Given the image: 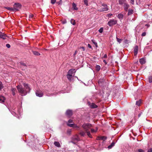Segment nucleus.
Returning a JSON list of instances; mask_svg holds the SVG:
<instances>
[{
  "label": "nucleus",
  "instance_id": "obj_46",
  "mask_svg": "<svg viewBox=\"0 0 152 152\" xmlns=\"http://www.w3.org/2000/svg\"><path fill=\"white\" fill-rule=\"evenodd\" d=\"M146 34V33L145 32H144L142 34V36H145Z\"/></svg>",
  "mask_w": 152,
  "mask_h": 152
},
{
  "label": "nucleus",
  "instance_id": "obj_29",
  "mask_svg": "<svg viewBox=\"0 0 152 152\" xmlns=\"http://www.w3.org/2000/svg\"><path fill=\"white\" fill-rule=\"evenodd\" d=\"M70 22L73 25H75V20L73 19H71V20Z\"/></svg>",
  "mask_w": 152,
  "mask_h": 152
},
{
  "label": "nucleus",
  "instance_id": "obj_21",
  "mask_svg": "<svg viewBox=\"0 0 152 152\" xmlns=\"http://www.w3.org/2000/svg\"><path fill=\"white\" fill-rule=\"evenodd\" d=\"M72 5V7L74 10H77L78 8L76 7V5L74 3H73Z\"/></svg>",
  "mask_w": 152,
  "mask_h": 152
},
{
  "label": "nucleus",
  "instance_id": "obj_35",
  "mask_svg": "<svg viewBox=\"0 0 152 152\" xmlns=\"http://www.w3.org/2000/svg\"><path fill=\"white\" fill-rule=\"evenodd\" d=\"M148 81L150 83H151L152 82V77L150 76L148 78Z\"/></svg>",
  "mask_w": 152,
  "mask_h": 152
},
{
  "label": "nucleus",
  "instance_id": "obj_17",
  "mask_svg": "<svg viewBox=\"0 0 152 152\" xmlns=\"http://www.w3.org/2000/svg\"><path fill=\"white\" fill-rule=\"evenodd\" d=\"M124 17V15L121 13L119 14L117 16L118 18L122 20Z\"/></svg>",
  "mask_w": 152,
  "mask_h": 152
},
{
  "label": "nucleus",
  "instance_id": "obj_42",
  "mask_svg": "<svg viewBox=\"0 0 152 152\" xmlns=\"http://www.w3.org/2000/svg\"><path fill=\"white\" fill-rule=\"evenodd\" d=\"M34 15L33 14H30L29 15V18H32L34 17Z\"/></svg>",
  "mask_w": 152,
  "mask_h": 152
},
{
  "label": "nucleus",
  "instance_id": "obj_18",
  "mask_svg": "<svg viewBox=\"0 0 152 152\" xmlns=\"http://www.w3.org/2000/svg\"><path fill=\"white\" fill-rule=\"evenodd\" d=\"M73 76V75H71L68 74H67L66 75V77L69 81H71Z\"/></svg>",
  "mask_w": 152,
  "mask_h": 152
},
{
  "label": "nucleus",
  "instance_id": "obj_7",
  "mask_svg": "<svg viewBox=\"0 0 152 152\" xmlns=\"http://www.w3.org/2000/svg\"><path fill=\"white\" fill-rule=\"evenodd\" d=\"M76 72V71L75 69H71L68 71L67 72V74L71 75H73L74 76L75 73Z\"/></svg>",
  "mask_w": 152,
  "mask_h": 152
},
{
  "label": "nucleus",
  "instance_id": "obj_33",
  "mask_svg": "<svg viewBox=\"0 0 152 152\" xmlns=\"http://www.w3.org/2000/svg\"><path fill=\"white\" fill-rule=\"evenodd\" d=\"M96 70L99 71L101 67L100 66L97 65L96 66Z\"/></svg>",
  "mask_w": 152,
  "mask_h": 152
},
{
  "label": "nucleus",
  "instance_id": "obj_27",
  "mask_svg": "<svg viewBox=\"0 0 152 152\" xmlns=\"http://www.w3.org/2000/svg\"><path fill=\"white\" fill-rule=\"evenodd\" d=\"M33 53L34 55L36 56H39L40 55V54L38 52L36 51H33Z\"/></svg>",
  "mask_w": 152,
  "mask_h": 152
},
{
  "label": "nucleus",
  "instance_id": "obj_58",
  "mask_svg": "<svg viewBox=\"0 0 152 152\" xmlns=\"http://www.w3.org/2000/svg\"><path fill=\"white\" fill-rule=\"evenodd\" d=\"M76 78H77L78 79V77H75Z\"/></svg>",
  "mask_w": 152,
  "mask_h": 152
},
{
  "label": "nucleus",
  "instance_id": "obj_19",
  "mask_svg": "<svg viewBox=\"0 0 152 152\" xmlns=\"http://www.w3.org/2000/svg\"><path fill=\"white\" fill-rule=\"evenodd\" d=\"M5 99V97L3 96H0V102L3 103L4 102Z\"/></svg>",
  "mask_w": 152,
  "mask_h": 152
},
{
  "label": "nucleus",
  "instance_id": "obj_22",
  "mask_svg": "<svg viewBox=\"0 0 152 152\" xmlns=\"http://www.w3.org/2000/svg\"><path fill=\"white\" fill-rule=\"evenodd\" d=\"M115 144V143L114 142H112L110 145L108 146V148L109 149L111 148Z\"/></svg>",
  "mask_w": 152,
  "mask_h": 152
},
{
  "label": "nucleus",
  "instance_id": "obj_52",
  "mask_svg": "<svg viewBox=\"0 0 152 152\" xmlns=\"http://www.w3.org/2000/svg\"><path fill=\"white\" fill-rule=\"evenodd\" d=\"M80 48L82 49L83 51H84L85 50V48L84 47H81Z\"/></svg>",
  "mask_w": 152,
  "mask_h": 152
},
{
  "label": "nucleus",
  "instance_id": "obj_2",
  "mask_svg": "<svg viewBox=\"0 0 152 152\" xmlns=\"http://www.w3.org/2000/svg\"><path fill=\"white\" fill-rule=\"evenodd\" d=\"M91 124L88 123H84L82 126V127L87 133V135L90 138H92V137L89 130L91 129Z\"/></svg>",
  "mask_w": 152,
  "mask_h": 152
},
{
  "label": "nucleus",
  "instance_id": "obj_51",
  "mask_svg": "<svg viewBox=\"0 0 152 152\" xmlns=\"http://www.w3.org/2000/svg\"><path fill=\"white\" fill-rule=\"evenodd\" d=\"M131 3L132 4H134V0H131Z\"/></svg>",
  "mask_w": 152,
  "mask_h": 152
},
{
  "label": "nucleus",
  "instance_id": "obj_13",
  "mask_svg": "<svg viewBox=\"0 0 152 152\" xmlns=\"http://www.w3.org/2000/svg\"><path fill=\"white\" fill-rule=\"evenodd\" d=\"M106 139L107 137L105 136L98 137L97 138V139L98 140H101L103 141H104Z\"/></svg>",
  "mask_w": 152,
  "mask_h": 152
},
{
  "label": "nucleus",
  "instance_id": "obj_48",
  "mask_svg": "<svg viewBox=\"0 0 152 152\" xmlns=\"http://www.w3.org/2000/svg\"><path fill=\"white\" fill-rule=\"evenodd\" d=\"M147 152H152V148H150V149H148Z\"/></svg>",
  "mask_w": 152,
  "mask_h": 152
},
{
  "label": "nucleus",
  "instance_id": "obj_41",
  "mask_svg": "<svg viewBox=\"0 0 152 152\" xmlns=\"http://www.w3.org/2000/svg\"><path fill=\"white\" fill-rule=\"evenodd\" d=\"M56 0H51V2L52 4H54L55 3Z\"/></svg>",
  "mask_w": 152,
  "mask_h": 152
},
{
  "label": "nucleus",
  "instance_id": "obj_9",
  "mask_svg": "<svg viewBox=\"0 0 152 152\" xmlns=\"http://www.w3.org/2000/svg\"><path fill=\"white\" fill-rule=\"evenodd\" d=\"M138 47L137 45L135 46L134 48V55L135 56H136L138 53Z\"/></svg>",
  "mask_w": 152,
  "mask_h": 152
},
{
  "label": "nucleus",
  "instance_id": "obj_45",
  "mask_svg": "<svg viewBox=\"0 0 152 152\" xmlns=\"http://www.w3.org/2000/svg\"><path fill=\"white\" fill-rule=\"evenodd\" d=\"M107 54H104V56L102 57V58H107Z\"/></svg>",
  "mask_w": 152,
  "mask_h": 152
},
{
  "label": "nucleus",
  "instance_id": "obj_25",
  "mask_svg": "<svg viewBox=\"0 0 152 152\" xmlns=\"http://www.w3.org/2000/svg\"><path fill=\"white\" fill-rule=\"evenodd\" d=\"M91 41L93 43V44L95 45V46L96 47H98V45L97 43L95 42V40L94 39H92Z\"/></svg>",
  "mask_w": 152,
  "mask_h": 152
},
{
  "label": "nucleus",
  "instance_id": "obj_8",
  "mask_svg": "<svg viewBox=\"0 0 152 152\" xmlns=\"http://www.w3.org/2000/svg\"><path fill=\"white\" fill-rule=\"evenodd\" d=\"M36 94L37 96L41 97L43 96V94L41 91H37L36 92Z\"/></svg>",
  "mask_w": 152,
  "mask_h": 152
},
{
  "label": "nucleus",
  "instance_id": "obj_5",
  "mask_svg": "<svg viewBox=\"0 0 152 152\" xmlns=\"http://www.w3.org/2000/svg\"><path fill=\"white\" fill-rule=\"evenodd\" d=\"M101 7V8L100 10V11H107L108 10L107 6L106 4H102Z\"/></svg>",
  "mask_w": 152,
  "mask_h": 152
},
{
  "label": "nucleus",
  "instance_id": "obj_39",
  "mask_svg": "<svg viewBox=\"0 0 152 152\" xmlns=\"http://www.w3.org/2000/svg\"><path fill=\"white\" fill-rule=\"evenodd\" d=\"M116 39L117 41L119 43H120L122 41V40L118 38V37H116Z\"/></svg>",
  "mask_w": 152,
  "mask_h": 152
},
{
  "label": "nucleus",
  "instance_id": "obj_50",
  "mask_svg": "<svg viewBox=\"0 0 152 152\" xmlns=\"http://www.w3.org/2000/svg\"><path fill=\"white\" fill-rule=\"evenodd\" d=\"M88 46L89 48L92 49V47L90 44H88Z\"/></svg>",
  "mask_w": 152,
  "mask_h": 152
},
{
  "label": "nucleus",
  "instance_id": "obj_26",
  "mask_svg": "<svg viewBox=\"0 0 152 152\" xmlns=\"http://www.w3.org/2000/svg\"><path fill=\"white\" fill-rule=\"evenodd\" d=\"M125 1V0H119V3L120 4H124Z\"/></svg>",
  "mask_w": 152,
  "mask_h": 152
},
{
  "label": "nucleus",
  "instance_id": "obj_31",
  "mask_svg": "<svg viewBox=\"0 0 152 152\" xmlns=\"http://www.w3.org/2000/svg\"><path fill=\"white\" fill-rule=\"evenodd\" d=\"M141 102V100H140L138 101H137L136 102V104L138 106H139L140 105V104Z\"/></svg>",
  "mask_w": 152,
  "mask_h": 152
},
{
  "label": "nucleus",
  "instance_id": "obj_24",
  "mask_svg": "<svg viewBox=\"0 0 152 152\" xmlns=\"http://www.w3.org/2000/svg\"><path fill=\"white\" fill-rule=\"evenodd\" d=\"M12 94L13 95H15V92L16 91V89L15 88H12L11 89Z\"/></svg>",
  "mask_w": 152,
  "mask_h": 152
},
{
  "label": "nucleus",
  "instance_id": "obj_6",
  "mask_svg": "<svg viewBox=\"0 0 152 152\" xmlns=\"http://www.w3.org/2000/svg\"><path fill=\"white\" fill-rule=\"evenodd\" d=\"M21 5L18 3H15L13 5L14 8L17 9V11H18L19 9L21 8Z\"/></svg>",
  "mask_w": 152,
  "mask_h": 152
},
{
  "label": "nucleus",
  "instance_id": "obj_37",
  "mask_svg": "<svg viewBox=\"0 0 152 152\" xmlns=\"http://www.w3.org/2000/svg\"><path fill=\"white\" fill-rule=\"evenodd\" d=\"M84 2L85 4L87 6L88 5V0H84Z\"/></svg>",
  "mask_w": 152,
  "mask_h": 152
},
{
  "label": "nucleus",
  "instance_id": "obj_47",
  "mask_svg": "<svg viewBox=\"0 0 152 152\" xmlns=\"http://www.w3.org/2000/svg\"><path fill=\"white\" fill-rule=\"evenodd\" d=\"M68 123H73V121L71 119H69L68 121Z\"/></svg>",
  "mask_w": 152,
  "mask_h": 152
},
{
  "label": "nucleus",
  "instance_id": "obj_53",
  "mask_svg": "<svg viewBox=\"0 0 152 152\" xmlns=\"http://www.w3.org/2000/svg\"><path fill=\"white\" fill-rule=\"evenodd\" d=\"M77 53V51L76 50L75 51V53H74V54H73V56H74V57H75V56L76 55V54Z\"/></svg>",
  "mask_w": 152,
  "mask_h": 152
},
{
  "label": "nucleus",
  "instance_id": "obj_10",
  "mask_svg": "<svg viewBox=\"0 0 152 152\" xmlns=\"http://www.w3.org/2000/svg\"><path fill=\"white\" fill-rule=\"evenodd\" d=\"M66 115L68 117L71 116L72 115V110H67L66 112Z\"/></svg>",
  "mask_w": 152,
  "mask_h": 152
},
{
  "label": "nucleus",
  "instance_id": "obj_16",
  "mask_svg": "<svg viewBox=\"0 0 152 152\" xmlns=\"http://www.w3.org/2000/svg\"><path fill=\"white\" fill-rule=\"evenodd\" d=\"M124 8L125 10L127 11L129 7V5L127 3H124Z\"/></svg>",
  "mask_w": 152,
  "mask_h": 152
},
{
  "label": "nucleus",
  "instance_id": "obj_1",
  "mask_svg": "<svg viewBox=\"0 0 152 152\" xmlns=\"http://www.w3.org/2000/svg\"><path fill=\"white\" fill-rule=\"evenodd\" d=\"M23 85L24 88H23L22 86L20 85H18L17 86L18 92L22 96L26 95L27 93H29L31 90L30 87L28 84L23 83Z\"/></svg>",
  "mask_w": 152,
  "mask_h": 152
},
{
  "label": "nucleus",
  "instance_id": "obj_15",
  "mask_svg": "<svg viewBox=\"0 0 152 152\" xmlns=\"http://www.w3.org/2000/svg\"><path fill=\"white\" fill-rule=\"evenodd\" d=\"M145 59L143 58H142L140 60V62L141 64H143L145 63Z\"/></svg>",
  "mask_w": 152,
  "mask_h": 152
},
{
  "label": "nucleus",
  "instance_id": "obj_34",
  "mask_svg": "<svg viewBox=\"0 0 152 152\" xmlns=\"http://www.w3.org/2000/svg\"><path fill=\"white\" fill-rule=\"evenodd\" d=\"M4 87L2 83L0 81V90H1Z\"/></svg>",
  "mask_w": 152,
  "mask_h": 152
},
{
  "label": "nucleus",
  "instance_id": "obj_49",
  "mask_svg": "<svg viewBox=\"0 0 152 152\" xmlns=\"http://www.w3.org/2000/svg\"><path fill=\"white\" fill-rule=\"evenodd\" d=\"M112 15V14H111V13H109V14H108L107 15V16L108 17H110Z\"/></svg>",
  "mask_w": 152,
  "mask_h": 152
},
{
  "label": "nucleus",
  "instance_id": "obj_12",
  "mask_svg": "<svg viewBox=\"0 0 152 152\" xmlns=\"http://www.w3.org/2000/svg\"><path fill=\"white\" fill-rule=\"evenodd\" d=\"M5 8L9 10L12 11L13 12L17 11V9H16L14 8H11V7H5Z\"/></svg>",
  "mask_w": 152,
  "mask_h": 152
},
{
  "label": "nucleus",
  "instance_id": "obj_28",
  "mask_svg": "<svg viewBox=\"0 0 152 152\" xmlns=\"http://www.w3.org/2000/svg\"><path fill=\"white\" fill-rule=\"evenodd\" d=\"M133 10H129L128 11V15H130L133 13Z\"/></svg>",
  "mask_w": 152,
  "mask_h": 152
},
{
  "label": "nucleus",
  "instance_id": "obj_38",
  "mask_svg": "<svg viewBox=\"0 0 152 152\" xmlns=\"http://www.w3.org/2000/svg\"><path fill=\"white\" fill-rule=\"evenodd\" d=\"M103 28H100V29L99 30V33H102L103 32Z\"/></svg>",
  "mask_w": 152,
  "mask_h": 152
},
{
  "label": "nucleus",
  "instance_id": "obj_3",
  "mask_svg": "<svg viewBox=\"0 0 152 152\" xmlns=\"http://www.w3.org/2000/svg\"><path fill=\"white\" fill-rule=\"evenodd\" d=\"M80 140L79 138L77 135H75L73 136L72 137V142L75 144L76 143Z\"/></svg>",
  "mask_w": 152,
  "mask_h": 152
},
{
  "label": "nucleus",
  "instance_id": "obj_30",
  "mask_svg": "<svg viewBox=\"0 0 152 152\" xmlns=\"http://www.w3.org/2000/svg\"><path fill=\"white\" fill-rule=\"evenodd\" d=\"M91 107L92 108H96L97 107V106L96 104L93 103H92L91 104Z\"/></svg>",
  "mask_w": 152,
  "mask_h": 152
},
{
  "label": "nucleus",
  "instance_id": "obj_14",
  "mask_svg": "<svg viewBox=\"0 0 152 152\" xmlns=\"http://www.w3.org/2000/svg\"><path fill=\"white\" fill-rule=\"evenodd\" d=\"M0 38H2L3 39H5L6 38V36L5 34L2 32H0Z\"/></svg>",
  "mask_w": 152,
  "mask_h": 152
},
{
  "label": "nucleus",
  "instance_id": "obj_11",
  "mask_svg": "<svg viewBox=\"0 0 152 152\" xmlns=\"http://www.w3.org/2000/svg\"><path fill=\"white\" fill-rule=\"evenodd\" d=\"M67 125L68 126L70 127H73L74 128H78V127L77 125L74 124H70L69 123H67Z\"/></svg>",
  "mask_w": 152,
  "mask_h": 152
},
{
  "label": "nucleus",
  "instance_id": "obj_44",
  "mask_svg": "<svg viewBox=\"0 0 152 152\" xmlns=\"http://www.w3.org/2000/svg\"><path fill=\"white\" fill-rule=\"evenodd\" d=\"M6 47L8 48H10V45L9 44H7L6 45Z\"/></svg>",
  "mask_w": 152,
  "mask_h": 152
},
{
  "label": "nucleus",
  "instance_id": "obj_23",
  "mask_svg": "<svg viewBox=\"0 0 152 152\" xmlns=\"http://www.w3.org/2000/svg\"><path fill=\"white\" fill-rule=\"evenodd\" d=\"M86 133V132H84L83 131H81L80 132V134L81 135V136H85Z\"/></svg>",
  "mask_w": 152,
  "mask_h": 152
},
{
  "label": "nucleus",
  "instance_id": "obj_32",
  "mask_svg": "<svg viewBox=\"0 0 152 152\" xmlns=\"http://www.w3.org/2000/svg\"><path fill=\"white\" fill-rule=\"evenodd\" d=\"M103 82V80L102 79L100 80L98 82V83L99 85L101 86L102 84V83Z\"/></svg>",
  "mask_w": 152,
  "mask_h": 152
},
{
  "label": "nucleus",
  "instance_id": "obj_4",
  "mask_svg": "<svg viewBox=\"0 0 152 152\" xmlns=\"http://www.w3.org/2000/svg\"><path fill=\"white\" fill-rule=\"evenodd\" d=\"M117 23V21L115 19H111L108 22L107 24L110 26L115 24Z\"/></svg>",
  "mask_w": 152,
  "mask_h": 152
},
{
  "label": "nucleus",
  "instance_id": "obj_54",
  "mask_svg": "<svg viewBox=\"0 0 152 152\" xmlns=\"http://www.w3.org/2000/svg\"><path fill=\"white\" fill-rule=\"evenodd\" d=\"M104 62L105 63V64H107V62H106V61L105 60H103Z\"/></svg>",
  "mask_w": 152,
  "mask_h": 152
},
{
  "label": "nucleus",
  "instance_id": "obj_43",
  "mask_svg": "<svg viewBox=\"0 0 152 152\" xmlns=\"http://www.w3.org/2000/svg\"><path fill=\"white\" fill-rule=\"evenodd\" d=\"M20 63L21 65L25 66H26V64L25 63L22 62H20Z\"/></svg>",
  "mask_w": 152,
  "mask_h": 152
},
{
  "label": "nucleus",
  "instance_id": "obj_56",
  "mask_svg": "<svg viewBox=\"0 0 152 152\" xmlns=\"http://www.w3.org/2000/svg\"><path fill=\"white\" fill-rule=\"evenodd\" d=\"M142 114V113H140V114H139V115H138V117H140V115H141Z\"/></svg>",
  "mask_w": 152,
  "mask_h": 152
},
{
  "label": "nucleus",
  "instance_id": "obj_36",
  "mask_svg": "<svg viewBox=\"0 0 152 152\" xmlns=\"http://www.w3.org/2000/svg\"><path fill=\"white\" fill-rule=\"evenodd\" d=\"M97 129H96V130H95L94 129H91V132L92 133L96 132L97 131Z\"/></svg>",
  "mask_w": 152,
  "mask_h": 152
},
{
  "label": "nucleus",
  "instance_id": "obj_40",
  "mask_svg": "<svg viewBox=\"0 0 152 152\" xmlns=\"http://www.w3.org/2000/svg\"><path fill=\"white\" fill-rule=\"evenodd\" d=\"M137 152H144V151L141 149H139Z\"/></svg>",
  "mask_w": 152,
  "mask_h": 152
},
{
  "label": "nucleus",
  "instance_id": "obj_57",
  "mask_svg": "<svg viewBox=\"0 0 152 152\" xmlns=\"http://www.w3.org/2000/svg\"><path fill=\"white\" fill-rule=\"evenodd\" d=\"M66 22H63V23H66Z\"/></svg>",
  "mask_w": 152,
  "mask_h": 152
},
{
  "label": "nucleus",
  "instance_id": "obj_55",
  "mask_svg": "<svg viewBox=\"0 0 152 152\" xmlns=\"http://www.w3.org/2000/svg\"><path fill=\"white\" fill-rule=\"evenodd\" d=\"M145 26L148 27L150 25H149L148 24H146L145 25Z\"/></svg>",
  "mask_w": 152,
  "mask_h": 152
},
{
  "label": "nucleus",
  "instance_id": "obj_20",
  "mask_svg": "<svg viewBox=\"0 0 152 152\" xmlns=\"http://www.w3.org/2000/svg\"><path fill=\"white\" fill-rule=\"evenodd\" d=\"M54 145L58 147H61V145L60 144V143L59 142H57V141H55L54 142Z\"/></svg>",
  "mask_w": 152,
  "mask_h": 152
}]
</instances>
